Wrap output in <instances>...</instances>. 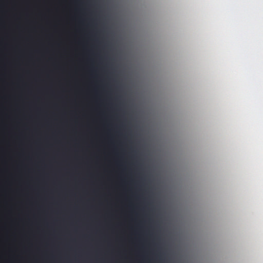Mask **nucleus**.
Segmentation results:
<instances>
[{
	"label": "nucleus",
	"mask_w": 263,
	"mask_h": 263,
	"mask_svg": "<svg viewBox=\"0 0 263 263\" xmlns=\"http://www.w3.org/2000/svg\"><path fill=\"white\" fill-rule=\"evenodd\" d=\"M135 234L138 235H144L145 236H148V237H153L155 235V233L153 231H146L143 232H139L138 230H136L135 232Z\"/></svg>",
	"instance_id": "f257e3e1"
}]
</instances>
